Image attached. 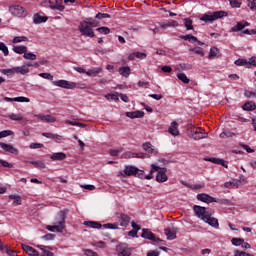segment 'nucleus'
I'll use <instances>...</instances> for the list:
<instances>
[{
    "label": "nucleus",
    "mask_w": 256,
    "mask_h": 256,
    "mask_svg": "<svg viewBox=\"0 0 256 256\" xmlns=\"http://www.w3.org/2000/svg\"><path fill=\"white\" fill-rule=\"evenodd\" d=\"M0 147L3 149V151H6V153H12V155H19V150L13 145L6 144L5 142H0Z\"/></svg>",
    "instance_id": "ddd939ff"
},
{
    "label": "nucleus",
    "mask_w": 256,
    "mask_h": 256,
    "mask_svg": "<svg viewBox=\"0 0 256 256\" xmlns=\"http://www.w3.org/2000/svg\"><path fill=\"white\" fill-rule=\"evenodd\" d=\"M52 85L55 87H61V89H87V84L83 82H71L67 80H55L52 81Z\"/></svg>",
    "instance_id": "f257e3e1"
},
{
    "label": "nucleus",
    "mask_w": 256,
    "mask_h": 256,
    "mask_svg": "<svg viewBox=\"0 0 256 256\" xmlns=\"http://www.w3.org/2000/svg\"><path fill=\"white\" fill-rule=\"evenodd\" d=\"M9 12L14 17H27V10L19 5H12L9 7Z\"/></svg>",
    "instance_id": "0eeeda50"
},
{
    "label": "nucleus",
    "mask_w": 256,
    "mask_h": 256,
    "mask_svg": "<svg viewBox=\"0 0 256 256\" xmlns=\"http://www.w3.org/2000/svg\"><path fill=\"white\" fill-rule=\"evenodd\" d=\"M184 25H185L187 31L193 30V20H191V18H185Z\"/></svg>",
    "instance_id": "ea45409f"
},
{
    "label": "nucleus",
    "mask_w": 256,
    "mask_h": 256,
    "mask_svg": "<svg viewBox=\"0 0 256 256\" xmlns=\"http://www.w3.org/2000/svg\"><path fill=\"white\" fill-rule=\"evenodd\" d=\"M245 29V26L243 25V22H237V24L231 28L232 33H237V31H243Z\"/></svg>",
    "instance_id": "4c0bfd02"
},
{
    "label": "nucleus",
    "mask_w": 256,
    "mask_h": 256,
    "mask_svg": "<svg viewBox=\"0 0 256 256\" xmlns=\"http://www.w3.org/2000/svg\"><path fill=\"white\" fill-rule=\"evenodd\" d=\"M249 253L247 252H243V251H239V250H235L234 251V256H248Z\"/></svg>",
    "instance_id": "774afa93"
},
{
    "label": "nucleus",
    "mask_w": 256,
    "mask_h": 256,
    "mask_svg": "<svg viewBox=\"0 0 256 256\" xmlns=\"http://www.w3.org/2000/svg\"><path fill=\"white\" fill-rule=\"evenodd\" d=\"M188 135L189 137H192V139H194L195 141H199L200 139H205V137H207V133H205V130L197 128L192 124L188 125Z\"/></svg>",
    "instance_id": "7ed1b4c3"
},
{
    "label": "nucleus",
    "mask_w": 256,
    "mask_h": 256,
    "mask_svg": "<svg viewBox=\"0 0 256 256\" xmlns=\"http://www.w3.org/2000/svg\"><path fill=\"white\" fill-rule=\"evenodd\" d=\"M22 249L27 253V255L39 256V252L31 246L22 245Z\"/></svg>",
    "instance_id": "bb28decb"
},
{
    "label": "nucleus",
    "mask_w": 256,
    "mask_h": 256,
    "mask_svg": "<svg viewBox=\"0 0 256 256\" xmlns=\"http://www.w3.org/2000/svg\"><path fill=\"white\" fill-rule=\"evenodd\" d=\"M9 119L12 121H23V116L21 114H10Z\"/></svg>",
    "instance_id": "6e6d98bb"
},
{
    "label": "nucleus",
    "mask_w": 256,
    "mask_h": 256,
    "mask_svg": "<svg viewBox=\"0 0 256 256\" xmlns=\"http://www.w3.org/2000/svg\"><path fill=\"white\" fill-rule=\"evenodd\" d=\"M14 73H18L19 75H27L29 73V68L27 66H18V67H13Z\"/></svg>",
    "instance_id": "cd10ccee"
},
{
    "label": "nucleus",
    "mask_w": 256,
    "mask_h": 256,
    "mask_svg": "<svg viewBox=\"0 0 256 256\" xmlns=\"http://www.w3.org/2000/svg\"><path fill=\"white\" fill-rule=\"evenodd\" d=\"M84 255L86 256H99V254H97V252L91 250V249H84Z\"/></svg>",
    "instance_id": "e2e57ef3"
},
{
    "label": "nucleus",
    "mask_w": 256,
    "mask_h": 256,
    "mask_svg": "<svg viewBox=\"0 0 256 256\" xmlns=\"http://www.w3.org/2000/svg\"><path fill=\"white\" fill-rule=\"evenodd\" d=\"M142 231L143 232L141 234V237H143V239H148L149 241H153L154 243H161L162 240L160 238H157L155 234L151 232V230L144 228Z\"/></svg>",
    "instance_id": "9d476101"
},
{
    "label": "nucleus",
    "mask_w": 256,
    "mask_h": 256,
    "mask_svg": "<svg viewBox=\"0 0 256 256\" xmlns=\"http://www.w3.org/2000/svg\"><path fill=\"white\" fill-rule=\"evenodd\" d=\"M247 2L251 11H256V0H247Z\"/></svg>",
    "instance_id": "0e129e2a"
},
{
    "label": "nucleus",
    "mask_w": 256,
    "mask_h": 256,
    "mask_svg": "<svg viewBox=\"0 0 256 256\" xmlns=\"http://www.w3.org/2000/svg\"><path fill=\"white\" fill-rule=\"evenodd\" d=\"M164 233L170 241H173V239H177V234L173 232L170 228L164 229Z\"/></svg>",
    "instance_id": "473e14b6"
},
{
    "label": "nucleus",
    "mask_w": 256,
    "mask_h": 256,
    "mask_svg": "<svg viewBox=\"0 0 256 256\" xmlns=\"http://www.w3.org/2000/svg\"><path fill=\"white\" fill-rule=\"evenodd\" d=\"M42 135H43V137H46V139H54V141H57V143H59V141H63V136H61L59 134L44 132V133H42Z\"/></svg>",
    "instance_id": "393cba45"
},
{
    "label": "nucleus",
    "mask_w": 256,
    "mask_h": 256,
    "mask_svg": "<svg viewBox=\"0 0 256 256\" xmlns=\"http://www.w3.org/2000/svg\"><path fill=\"white\" fill-rule=\"evenodd\" d=\"M23 58L27 59L28 61H35V59H37V55H35L34 53H31V52H29V53L26 52L23 55Z\"/></svg>",
    "instance_id": "8fccbe9b"
},
{
    "label": "nucleus",
    "mask_w": 256,
    "mask_h": 256,
    "mask_svg": "<svg viewBox=\"0 0 256 256\" xmlns=\"http://www.w3.org/2000/svg\"><path fill=\"white\" fill-rule=\"evenodd\" d=\"M31 165H34V167H37L38 169H45L47 166L45 165V162L43 161H31Z\"/></svg>",
    "instance_id": "37998d69"
},
{
    "label": "nucleus",
    "mask_w": 256,
    "mask_h": 256,
    "mask_svg": "<svg viewBox=\"0 0 256 256\" xmlns=\"http://www.w3.org/2000/svg\"><path fill=\"white\" fill-rule=\"evenodd\" d=\"M79 31L84 37H95V32H93V28L87 21H83L79 25Z\"/></svg>",
    "instance_id": "423d86ee"
},
{
    "label": "nucleus",
    "mask_w": 256,
    "mask_h": 256,
    "mask_svg": "<svg viewBox=\"0 0 256 256\" xmlns=\"http://www.w3.org/2000/svg\"><path fill=\"white\" fill-rule=\"evenodd\" d=\"M204 161H209L210 163H214V165H221L222 167H225L227 169V164H225V161L223 159L205 158Z\"/></svg>",
    "instance_id": "a878e982"
},
{
    "label": "nucleus",
    "mask_w": 256,
    "mask_h": 256,
    "mask_svg": "<svg viewBox=\"0 0 256 256\" xmlns=\"http://www.w3.org/2000/svg\"><path fill=\"white\" fill-rule=\"evenodd\" d=\"M43 147H44V145L41 143H31L30 144V149H41Z\"/></svg>",
    "instance_id": "338daca9"
},
{
    "label": "nucleus",
    "mask_w": 256,
    "mask_h": 256,
    "mask_svg": "<svg viewBox=\"0 0 256 256\" xmlns=\"http://www.w3.org/2000/svg\"><path fill=\"white\" fill-rule=\"evenodd\" d=\"M88 24L90 25V27H98L99 26V22H97L95 19L93 18H88Z\"/></svg>",
    "instance_id": "69168bd1"
},
{
    "label": "nucleus",
    "mask_w": 256,
    "mask_h": 256,
    "mask_svg": "<svg viewBox=\"0 0 256 256\" xmlns=\"http://www.w3.org/2000/svg\"><path fill=\"white\" fill-rule=\"evenodd\" d=\"M50 9H57V11H64L63 0H49Z\"/></svg>",
    "instance_id": "2eb2a0df"
},
{
    "label": "nucleus",
    "mask_w": 256,
    "mask_h": 256,
    "mask_svg": "<svg viewBox=\"0 0 256 256\" xmlns=\"http://www.w3.org/2000/svg\"><path fill=\"white\" fill-rule=\"evenodd\" d=\"M38 248L43 251L44 256H55V254L50 251L51 247L49 246L39 245Z\"/></svg>",
    "instance_id": "72a5a7b5"
},
{
    "label": "nucleus",
    "mask_w": 256,
    "mask_h": 256,
    "mask_svg": "<svg viewBox=\"0 0 256 256\" xmlns=\"http://www.w3.org/2000/svg\"><path fill=\"white\" fill-rule=\"evenodd\" d=\"M95 19H111V15L99 12L98 14H96Z\"/></svg>",
    "instance_id": "5fc2aeb1"
},
{
    "label": "nucleus",
    "mask_w": 256,
    "mask_h": 256,
    "mask_svg": "<svg viewBox=\"0 0 256 256\" xmlns=\"http://www.w3.org/2000/svg\"><path fill=\"white\" fill-rule=\"evenodd\" d=\"M142 149L144 151H146V153H148V155L153 154V151H155V149H153V145L150 142H145L142 144Z\"/></svg>",
    "instance_id": "2f4dec72"
},
{
    "label": "nucleus",
    "mask_w": 256,
    "mask_h": 256,
    "mask_svg": "<svg viewBox=\"0 0 256 256\" xmlns=\"http://www.w3.org/2000/svg\"><path fill=\"white\" fill-rule=\"evenodd\" d=\"M10 135H13V131L11 130H4L0 132V139H3L5 137H9Z\"/></svg>",
    "instance_id": "bf43d9fd"
},
{
    "label": "nucleus",
    "mask_w": 256,
    "mask_h": 256,
    "mask_svg": "<svg viewBox=\"0 0 256 256\" xmlns=\"http://www.w3.org/2000/svg\"><path fill=\"white\" fill-rule=\"evenodd\" d=\"M48 20H49V17L41 16L39 13H36L33 16V23H35V25H39L41 23H47Z\"/></svg>",
    "instance_id": "412c9836"
},
{
    "label": "nucleus",
    "mask_w": 256,
    "mask_h": 256,
    "mask_svg": "<svg viewBox=\"0 0 256 256\" xmlns=\"http://www.w3.org/2000/svg\"><path fill=\"white\" fill-rule=\"evenodd\" d=\"M126 117H129L130 119H141V117H145V112L141 110H137L134 112H127Z\"/></svg>",
    "instance_id": "5701e85b"
},
{
    "label": "nucleus",
    "mask_w": 256,
    "mask_h": 256,
    "mask_svg": "<svg viewBox=\"0 0 256 256\" xmlns=\"http://www.w3.org/2000/svg\"><path fill=\"white\" fill-rule=\"evenodd\" d=\"M103 227L104 229H119V223H107Z\"/></svg>",
    "instance_id": "864d4df0"
},
{
    "label": "nucleus",
    "mask_w": 256,
    "mask_h": 256,
    "mask_svg": "<svg viewBox=\"0 0 256 256\" xmlns=\"http://www.w3.org/2000/svg\"><path fill=\"white\" fill-rule=\"evenodd\" d=\"M244 95L248 99H256V91L253 92V91H250V90H245Z\"/></svg>",
    "instance_id": "603ef678"
},
{
    "label": "nucleus",
    "mask_w": 256,
    "mask_h": 256,
    "mask_svg": "<svg viewBox=\"0 0 256 256\" xmlns=\"http://www.w3.org/2000/svg\"><path fill=\"white\" fill-rule=\"evenodd\" d=\"M217 53H219V49L217 47L211 48L208 59H215V57H217Z\"/></svg>",
    "instance_id": "c03bdc74"
},
{
    "label": "nucleus",
    "mask_w": 256,
    "mask_h": 256,
    "mask_svg": "<svg viewBox=\"0 0 256 256\" xmlns=\"http://www.w3.org/2000/svg\"><path fill=\"white\" fill-rule=\"evenodd\" d=\"M190 51L192 53H196V55H201V57L205 56V52L203 51V48H201V47L190 48Z\"/></svg>",
    "instance_id": "a18cd8bd"
},
{
    "label": "nucleus",
    "mask_w": 256,
    "mask_h": 256,
    "mask_svg": "<svg viewBox=\"0 0 256 256\" xmlns=\"http://www.w3.org/2000/svg\"><path fill=\"white\" fill-rule=\"evenodd\" d=\"M126 157H128V159H147V157L149 158V154L147 153H143V152H138V153H133V152H128L126 154Z\"/></svg>",
    "instance_id": "6ab92c4d"
},
{
    "label": "nucleus",
    "mask_w": 256,
    "mask_h": 256,
    "mask_svg": "<svg viewBox=\"0 0 256 256\" xmlns=\"http://www.w3.org/2000/svg\"><path fill=\"white\" fill-rule=\"evenodd\" d=\"M231 243L235 247H240V245H242V243H245V239H243V238H232Z\"/></svg>",
    "instance_id": "79ce46f5"
},
{
    "label": "nucleus",
    "mask_w": 256,
    "mask_h": 256,
    "mask_svg": "<svg viewBox=\"0 0 256 256\" xmlns=\"http://www.w3.org/2000/svg\"><path fill=\"white\" fill-rule=\"evenodd\" d=\"M102 72H103V68H94L86 71V75H88V77H97V75H99V73H102Z\"/></svg>",
    "instance_id": "7c9ffc66"
},
{
    "label": "nucleus",
    "mask_w": 256,
    "mask_h": 256,
    "mask_svg": "<svg viewBox=\"0 0 256 256\" xmlns=\"http://www.w3.org/2000/svg\"><path fill=\"white\" fill-rule=\"evenodd\" d=\"M242 109L244 111H255L256 109V104L254 102H246L243 106Z\"/></svg>",
    "instance_id": "f704fd0d"
},
{
    "label": "nucleus",
    "mask_w": 256,
    "mask_h": 256,
    "mask_svg": "<svg viewBox=\"0 0 256 256\" xmlns=\"http://www.w3.org/2000/svg\"><path fill=\"white\" fill-rule=\"evenodd\" d=\"M50 159L52 161H64V159H67V154L64 152H56L50 156Z\"/></svg>",
    "instance_id": "b1692460"
},
{
    "label": "nucleus",
    "mask_w": 256,
    "mask_h": 256,
    "mask_svg": "<svg viewBox=\"0 0 256 256\" xmlns=\"http://www.w3.org/2000/svg\"><path fill=\"white\" fill-rule=\"evenodd\" d=\"M118 256H131V248L126 243H121L116 246Z\"/></svg>",
    "instance_id": "1a4fd4ad"
},
{
    "label": "nucleus",
    "mask_w": 256,
    "mask_h": 256,
    "mask_svg": "<svg viewBox=\"0 0 256 256\" xmlns=\"http://www.w3.org/2000/svg\"><path fill=\"white\" fill-rule=\"evenodd\" d=\"M118 223L120 225V227H129V224L131 223V217H129V215L127 214H119L118 216Z\"/></svg>",
    "instance_id": "f8f14e48"
},
{
    "label": "nucleus",
    "mask_w": 256,
    "mask_h": 256,
    "mask_svg": "<svg viewBox=\"0 0 256 256\" xmlns=\"http://www.w3.org/2000/svg\"><path fill=\"white\" fill-rule=\"evenodd\" d=\"M180 39H184V41H189V43H197L198 41L197 37L191 34L180 36Z\"/></svg>",
    "instance_id": "e433bc0d"
},
{
    "label": "nucleus",
    "mask_w": 256,
    "mask_h": 256,
    "mask_svg": "<svg viewBox=\"0 0 256 256\" xmlns=\"http://www.w3.org/2000/svg\"><path fill=\"white\" fill-rule=\"evenodd\" d=\"M4 101H6L7 103H29L30 100L25 96H20L15 98L4 97Z\"/></svg>",
    "instance_id": "f3484780"
},
{
    "label": "nucleus",
    "mask_w": 256,
    "mask_h": 256,
    "mask_svg": "<svg viewBox=\"0 0 256 256\" xmlns=\"http://www.w3.org/2000/svg\"><path fill=\"white\" fill-rule=\"evenodd\" d=\"M231 137H235V133L228 131V132H222V133L220 134V138H221V139H225V138L229 139V138H231Z\"/></svg>",
    "instance_id": "4d7b16f0"
},
{
    "label": "nucleus",
    "mask_w": 256,
    "mask_h": 256,
    "mask_svg": "<svg viewBox=\"0 0 256 256\" xmlns=\"http://www.w3.org/2000/svg\"><path fill=\"white\" fill-rule=\"evenodd\" d=\"M197 200L202 201V203H215V198L209 194L201 193L197 195Z\"/></svg>",
    "instance_id": "dca6fc26"
},
{
    "label": "nucleus",
    "mask_w": 256,
    "mask_h": 256,
    "mask_svg": "<svg viewBox=\"0 0 256 256\" xmlns=\"http://www.w3.org/2000/svg\"><path fill=\"white\" fill-rule=\"evenodd\" d=\"M119 73L122 77H129V75H131V68H129V66L120 67Z\"/></svg>",
    "instance_id": "c9c22d12"
},
{
    "label": "nucleus",
    "mask_w": 256,
    "mask_h": 256,
    "mask_svg": "<svg viewBox=\"0 0 256 256\" xmlns=\"http://www.w3.org/2000/svg\"><path fill=\"white\" fill-rule=\"evenodd\" d=\"M235 65H237L238 67H241L243 65H249V62H247V59H238L235 62Z\"/></svg>",
    "instance_id": "680f3d73"
},
{
    "label": "nucleus",
    "mask_w": 256,
    "mask_h": 256,
    "mask_svg": "<svg viewBox=\"0 0 256 256\" xmlns=\"http://www.w3.org/2000/svg\"><path fill=\"white\" fill-rule=\"evenodd\" d=\"M96 31H98V33H101L102 35H109V33H111V29L105 26L97 28Z\"/></svg>",
    "instance_id": "09e8293b"
},
{
    "label": "nucleus",
    "mask_w": 256,
    "mask_h": 256,
    "mask_svg": "<svg viewBox=\"0 0 256 256\" xmlns=\"http://www.w3.org/2000/svg\"><path fill=\"white\" fill-rule=\"evenodd\" d=\"M204 223H207L210 227H214V229H219V220L217 218L207 216Z\"/></svg>",
    "instance_id": "4be33fe9"
},
{
    "label": "nucleus",
    "mask_w": 256,
    "mask_h": 256,
    "mask_svg": "<svg viewBox=\"0 0 256 256\" xmlns=\"http://www.w3.org/2000/svg\"><path fill=\"white\" fill-rule=\"evenodd\" d=\"M14 53H17L18 55H25V53H27V51H29V49L27 48V46H14L13 49Z\"/></svg>",
    "instance_id": "c756f323"
},
{
    "label": "nucleus",
    "mask_w": 256,
    "mask_h": 256,
    "mask_svg": "<svg viewBox=\"0 0 256 256\" xmlns=\"http://www.w3.org/2000/svg\"><path fill=\"white\" fill-rule=\"evenodd\" d=\"M23 41H29V38L27 36H16L12 40V43H23Z\"/></svg>",
    "instance_id": "de8ad7c7"
},
{
    "label": "nucleus",
    "mask_w": 256,
    "mask_h": 256,
    "mask_svg": "<svg viewBox=\"0 0 256 256\" xmlns=\"http://www.w3.org/2000/svg\"><path fill=\"white\" fill-rule=\"evenodd\" d=\"M35 117L44 123H55V121H57V118L53 117L52 115L36 114Z\"/></svg>",
    "instance_id": "a211bd4d"
},
{
    "label": "nucleus",
    "mask_w": 256,
    "mask_h": 256,
    "mask_svg": "<svg viewBox=\"0 0 256 256\" xmlns=\"http://www.w3.org/2000/svg\"><path fill=\"white\" fill-rule=\"evenodd\" d=\"M138 171H139V168L128 165V166H125L123 173L127 177H133V176H137Z\"/></svg>",
    "instance_id": "4468645a"
},
{
    "label": "nucleus",
    "mask_w": 256,
    "mask_h": 256,
    "mask_svg": "<svg viewBox=\"0 0 256 256\" xmlns=\"http://www.w3.org/2000/svg\"><path fill=\"white\" fill-rule=\"evenodd\" d=\"M231 7L239 9L241 7V0H229Z\"/></svg>",
    "instance_id": "052dcab7"
},
{
    "label": "nucleus",
    "mask_w": 256,
    "mask_h": 256,
    "mask_svg": "<svg viewBox=\"0 0 256 256\" xmlns=\"http://www.w3.org/2000/svg\"><path fill=\"white\" fill-rule=\"evenodd\" d=\"M167 168H160L157 170V175H156V181L158 183H165V181H167V179H169L167 177Z\"/></svg>",
    "instance_id": "9b49d317"
},
{
    "label": "nucleus",
    "mask_w": 256,
    "mask_h": 256,
    "mask_svg": "<svg viewBox=\"0 0 256 256\" xmlns=\"http://www.w3.org/2000/svg\"><path fill=\"white\" fill-rule=\"evenodd\" d=\"M83 224L90 229H101L103 227L101 223L95 221H85Z\"/></svg>",
    "instance_id": "c85d7f7f"
},
{
    "label": "nucleus",
    "mask_w": 256,
    "mask_h": 256,
    "mask_svg": "<svg viewBox=\"0 0 256 256\" xmlns=\"http://www.w3.org/2000/svg\"><path fill=\"white\" fill-rule=\"evenodd\" d=\"M39 77H42V79H47L48 81H53V75H51V73H40Z\"/></svg>",
    "instance_id": "13d9d810"
},
{
    "label": "nucleus",
    "mask_w": 256,
    "mask_h": 256,
    "mask_svg": "<svg viewBox=\"0 0 256 256\" xmlns=\"http://www.w3.org/2000/svg\"><path fill=\"white\" fill-rule=\"evenodd\" d=\"M193 211L196 217H198V219H201V221H204L205 219H207V217L213 216V214L210 211H207V208L203 206L194 205Z\"/></svg>",
    "instance_id": "39448f33"
},
{
    "label": "nucleus",
    "mask_w": 256,
    "mask_h": 256,
    "mask_svg": "<svg viewBox=\"0 0 256 256\" xmlns=\"http://www.w3.org/2000/svg\"><path fill=\"white\" fill-rule=\"evenodd\" d=\"M0 73H2V75H6L7 77H12V75H15V70H13V68L0 69Z\"/></svg>",
    "instance_id": "a19ab883"
},
{
    "label": "nucleus",
    "mask_w": 256,
    "mask_h": 256,
    "mask_svg": "<svg viewBox=\"0 0 256 256\" xmlns=\"http://www.w3.org/2000/svg\"><path fill=\"white\" fill-rule=\"evenodd\" d=\"M105 98L108 101H119V94L118 93H114V94H106Z\"/></svg>",
    "instance_id": "49530a36"
},
{
    "label": "nucleus",
    "mask_w": 256,
    "mask_h": 256,
    "mask_svg": "<svg viewBox=\"0 0 256 256\" xmlns=\"http://www.w3.org/2000/svg\"><path fill=\"white\" fill-rule=\"evenodd\" d=\"M0 51H2L5 57L9 55V48H7V45H5L3 42H0Z\"/></svg>",
    "instance_id": "3c124183"
},
{
    "label": "nucleus",
    "mask_w": 256,
    "mask_h": 256,
    "mask_svg": "<svg viewBox=\"0 0 256 256\" xmlns=\"http://www.w3.org/2000/svg\"><path fill=\"white\" fill-rule=\"evenodd\" d=\"M226 11H215L210 14H204L200 19L201 21H204L205 23H213V21H217V19H223V17H227Z\"/></svg>",
    "instance_id": "20e7f679"
},
{
    "label": "nucleus",
    "mask_w": 256,
    "mask_h": 256,
    "mask_svg": "<svg viewBox=\"0 0 256 256\" xmlns=\"http://www.w3.org/2000/svg\"><path fill=\"white\" fill-rule=\"evenodd\" d=\"M168 132L174 137H177V135H179V124L177 123V121H173L171 123L170 127L168 128Z\"/></svg>",
    "instance_id": "aec40b11"
},
{
    "label": "nucleus",
    "mask_w": 256,
    "mask_h": 256,
    "mask_svg": "<svg viewBox=\"0 0 256 256\" xmlns=\"http://www.w3.org/2000/svg\"><path fill=\"white\" fill-rule=\"evenodd\" d=\"M177 78L182 81L185 85H188V83L191 82V80L187 77L185 73H178Z\"/></svg>",
    "instance_id": "58836bf2"
},
{
    "label": "nucleus",
    "mask_w": 256,
    "mask_h": 256,
    "mask_svg": "<svg viewBox=\"0 0 256 256\" xmlns=\"http://www.w3.org/2000/svg\"><path fill=\"white\" fill-rule=\"evenodd\" d=\"M151 167L152 169L150 170V173L148 175H145V172L143 170L138 169V172L136 173L137 177H139V179H153V173L159 171V166L152 164Z\"/></svg>",
    "instance_id": "6e6552de"
},
{
    "label": "nucleus",
    "mask_w": 256,
    "mask_h": 256,
    "mask_svg": "<svg viewBox=\"0 0 256 256\" xmlns=\"http://www.w3.org/2000/svg\"><path fill=\"white\" fill-rule=\"evenodd\" d=\"M67 213H69L68 210H63L58 213V216L60 217V220L55 223V225L46 226V229L48 231H51L52 233H63V229H65V219H67Z\"/></svg>",
    "instance_id": "f03ea898"
}]
</instances>
